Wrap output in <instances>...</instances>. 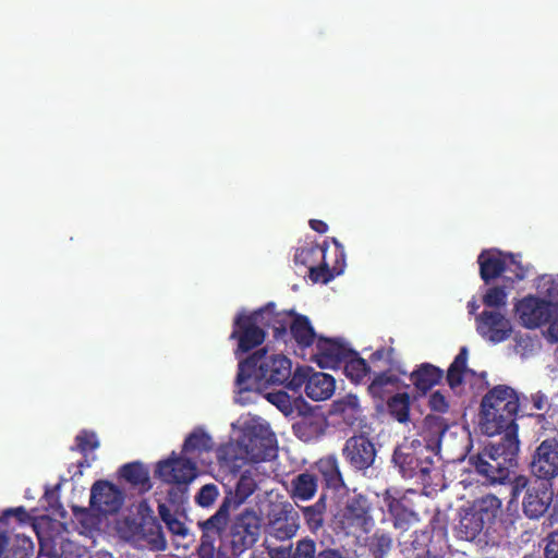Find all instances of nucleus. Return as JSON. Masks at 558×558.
Returning <instances> with one entry per match:
<instances>
[{
    "instance_id": "nucleus-1",
    "label": "nucleus",
    "mask_w": 558,
    "mask_h": 558,
    "mask_svg": "<svg viewBox=\"0 0 558 558\" xmlns=\"http://www.w3.org/2000/svg\"><path fill=\"white\" fill-rule=\"evenodd\" d=\"M277 439L267 422L245 414L232 423L231 442L217 450L221 465L239 468L240 461H262L275 457Z\"/></svg>"
},
{
    "instance_id": "nucleus-2",
    "label": "nucleus",
    "mask_w": 558,
    "mask_h": 558,
    "mask_svg": "<svg viewBox=\"0 0 558 558\" xmlns=\"http://www.w3.org/2000/svg\"><path fill=\"white\" fill-rule=\"evenodd\" d=\"M292 363L282 353L268 348L256 351L239 364L235 401L246 404L267 384H282L292 378Z\"/></svg>"
},
{
    "instance_id": "nucleus-3",
    "label": "nucleus",
    "mask_w": 558,
    "mask_h": 558,
    "mask_svg": "<svg viewBox=\"0 0 558 558\" xmlns=\"http://www.w3.org/2000/svg\"><path fill=\"white\" fill-rule=\"evenodd\" d=\"M520 408V395L512 387L497 385L482 398L478 412V425L487 436L509 433L512 428L518 435L514 417Z\"/></svg>"
},
{
    "instance_id": "nucleus-4",
    "label": "nucleus",
    "mask_w": 558,
    "mask_h": 558,
    "mask_svg": "<svg viewBox=\"0 0 558 558\" xmlns=\"http://www.w3.org/2000/svg\"><path fill=\"white\" fill-rule=\"evenodd\" d=\"M438 448L437 435L423 440L405 438L395 450L393 461L403 477L416 478L425 486L432 485L439 475L434 466Z\"/></svg>"
},
{
    "instance_id": "nucleus-5",
    "label": "nucleus",
    "mask_w": 558,
    "mask_h": 558,
    "mask_svg": "<svg viewBox=\"0 0 558 558\" xmlns=\"http://www.w3.org/2000/svg\"><path fill=\"white\" fill-rule=\"evenodd\" d=\"M520 450L515 429L507 433L499 442H492L474 460L476 471L490 482H502L513 465Z\"/></svg>"
},
{
    "instance_id": "nucleus-6",
    "label": "nucleus",
    "mask_w": 558,
    "mask_h": 558,
    "mask_svg": "<svg viewBox=\"0 0 558 558\" xmlns=\"http://www.w3.org/2000/svg\"><path fill=\"white\" fill-rule=\"evenodd\" d=\"M480 274L484 281L501 278L513 286L524 280L532 270L529 263L522 260L521 255L506 254L498 250H485L478 256Z\"/></svg>"
},
{
    "instance_id": "nucleus-7",
    "label": "nucleus",
    "mask_w": 558,
    "mask_h": 558,
    "mask_svg": "<svg viewBox=\"0 0 558 558\" xmlns=\"http://www.w3.org/2000/svg\"><path fill=\"white\" fill-rule=\"evenodd\" d=\"M275 310L274 305H268L258 311L248 313L242 311L234 319L231 339L238 341L235 355L245 353L259 345L265 339L264 327L272 328Z\"/></svg>"
},
{
    "instance_id": "nucleus-8",
    "label": "nucleus",
    "mask_w": 558,
    "mask_h": 558,
    "mask_svg": "<svg viewBox=\"0 0 558 558\" xmlns=\"http://www.w3.org/2000/svg\"><path fill=\"white\" fill-rule=\"evenodd\" d=\"M332 244L335 255L332 263H329V253L317 245L302 247L295 254V262L308 267L310 278L314 282L327 283L344 270L345 255L343 247L336 239H332Z\"/></svg>"
},
{
    "instance_id": "nucleus-9",
    "label": "nucleus",
    "mask_w": 558,
    "mask_h": 558,
    "mask_svg": "<svg viewBox=\"0 0 558 558\" xmlns=\"http://www.w3.org/2000/svg\"><path fill=\"white\" fill-rule=\"evenodd\" d=\"M468 359L469 351L463 347L448 369V384L457 395H476L488 386L486 372L468 367Z\"/></svg>"
},
{
    "instance_id": "nucleus-10",
    "label": "nucleus",
    "mask_w": 558,
    "mask_h": 558,
    "mask_svg": "<svg viewBox=\"0 0 558 558\" xmlns=\"http://www.w3.org/2000/svg\"><path fill=\"white\" fill-rule=\"evenodd\" d=\"M288 326L300 350V354L305 359L319 336L314 331L306 316L295 314L294 312H275L272 323L275 336L279 337L281 333H284Z\"/></svg>"
},
{
    "instance_id": "nucleus-11",
    "label": "nucleus",
    "mask_w": 558,
    "mask_h": 558,
    "mask_svg": "<svg viewBox=\"0 0 558 558\" xmlns=\"http://www.w3.org/2000/svg\"><path fill=\"white\" fill-rule=\"evenodd\" d=\"M303 385H305V395L314 401L328 400L336 389V380L331 375L315 372L310 366H298L288 387L296 392Z\"/></svg>"
},
{
    "instance_id": "nucleus-12",
    "label": "nucleus",
    "mask_w": 558,
    "mask_h": 558,
    "mask_svg": "<svg viewBox=\"0 0 558 558\" xmlns=\"http://www.w3.org/2000/svg\"><path fill=\"white\" fill-rule=\"evenodd\" d=\"M554 301L544 295L529 293L513 303V313L521 326L537 329L546 325L553 316Z\"/></svg>"
},
{
    "instance_id": "nucleus-13",
    "label": "nucleus",
    "mask_w": 558,
    "mask_h": 558,
    "mask_svg": "<svg viewBox=\"0 0 558 558\" xmlns=\"http://www.w3.org/2000/svg\"><path fill=\"white\" fill-rule=\"evenodd\" d=\"M155 475L165 483L187 486L198 476V470L186 454L172 452L157 462Z\"/></svg>"
},
{
    "instance_id": "nucleus-14",
    "label": "nucleus",
    "mask_w": 558,
    "mask_h": 558,
    "mask_svg": "<svg viewBox=\"0 0 558 558\" xmlns=\"http://www.w3.org/2000/svg\"><path fill=\"white\" fill-rule=\"evenodd\" d=\"M349 350L348 343L341 338L319 336L305 360L320 368H336L348 356Z\"/></svg>"
},
{
    "instance_id": "nucleus-15",
    "label": "nucleus",
    "mask_w": 558,
    "mask_h": 558,
    "mask_svg": "<svg viewBox=\"0 0 558 558\" xmlns=\"http://www.w3.org/2000/svg\"><path fill=\"white\" fill-rule=\"evenodd\" d=\"M511 319L502 312L495 310L483 311L476 317V330L488 342L500 343L508 340L513 332Z\"/></svg>"
},
{
    "instance_id": "nucleus-16",
    "label": "nucleus",
    "mask_w": 558,
    "mask_h": 558,
    "mask_svg": "<svg viewBox=\"0 0 558 558\" xmlns=\"http://www.w3.org/2000/svg\"><path fill=\"white\" fill-rule=\"evenodd\" d=\"M124 495L122 490L108 481H97L90 488L89 507L97 515L113 514L122 507Z\"/></svg>"
},
{
    "instance_id": "nucleus-17",
    "label": "nucleus",
    "mask_w": 558,
    "mask_h": 558,
    "mask_svg": "<svg viewBox=\"0 0 558 558\" xmlns=\"http://www.w3.org/2000/svg\"><path fill=\"white\" fill-rule=\"evenodd\" d=\"M40 553L49 558H89L85 547L75 544L68 538L65 532L41 533L36 532Z\"/></svg>"
},
{
    "instance_id": "nucleus-18",
    "label": "nucleus",
    "mask_w": 558,
    "mask_h": 558,
    "mask_svg": "<svg viewBox=\"0 0 558 558\" xmlns=\"http://www.w3.org/2000/svg\"><path fill=\"white\" fill-rule=\"evenodd\" d=\"M531 473L539 480L550 481L558 476V441L546 439L535 449L530 463Z\"/></svg>"
},
{
    "instance_id": "nucleus-19",
    "label": "nucleus",
    "mask_w": 558,
    "mask_h": 558,
    "mask_svg": "<svg viewBox=\"0 0 558 558\" xmlns=\"http://www.w3.org/2000/svg\"><path fill=\"white\" fill-rule=\"evenodd\" d=\"M298 513L289 504H275L269 514V533L278 539L294 536L299 527Z\"/></svg>"
},
{
    "instance_id": "nucleus-20",
    "label": "nucleus",
    "mask_w": 558,
    "mask_h": 558,
    "mask_svg": "<svg viewBox=\"0 0 558 558\" xmlns=\"http://www.w3.org/2000/svg\"><path fill=\"white\" fill-rule=\"evenodd\" d=\"M372 524L367 500L362 496L352 499L348 504L342 519V526L347 533L355 534L357 531L367 532Z\"/></svg>"
},
{
    "instance_id": "nucleus-21",
    "label": "nucleus",
    "mask_w": 558,
    "mask_h": 558,
    "mask_svg": "<svg viewBox=\"0 0 558 558\" xmlns=\"http://www.w3.org/2000/svg\"><path fill=\"white\" fill-rule=\"evenodd\" d=\"M343 454L355 469L363 470L374 462L375 449L365 436L359 435L347 440Z\"/></svg>"
},
{
    "instance_id": "nucleus-22",
    "label": "nucleus",
    "mask_w": 558,
    "mask_h": 558,
    "mask_svg": "<svg viewBox=\"0 0 558 558\" xmlns=\"http://www.w3.org/2000/svg\"><path fill=\"white\" fill-rule=\"evenodd\" d=\"M260 532L262 518L253 510L242 512L233 525V536L239 537L244 547L255 544Z\"/></svg>"
},
{
    "instance_id": "nucleus-23",
    "label": "nucleus",
    "mask_w": 558,
    "mask_h": 558,
    "mask_svg": "<svg viewBox=\"0 0 558 558\" xmlns=\"http://www.w3.org/2000/svg\"><path fill=\"white\" fill-rule=\"evenodd\" d=\"M553 501V492L544 485L529 486L523 497L524 513L531 519H538L549 508Z\"/></svg>"
},
{
    "instance_id": "nucleus-24",
    "label": "nucleus",
    "mask_w": 558,
    "mask_h": 558,
    "mask_svg": "<svg viewBox=\"0 0 558 558\" xmlns=\"http://www.w3.org/2000/svg\"><path fill=\"white\" fill-rule=\"evenodd\" d=\"M409 495H414V492H409L408 495L397 498L387 492L384 502L388 511L393 518L395 526L398 529H407V526L415 521L417 517L411 509Z\"/></svg>"
},
{
    "instance_id": "nucleus-25",
    "label": "nucleus",
    "mask_w": 558,
    "mask_h": 558,
    "mask_svg": "<svg viewBox=\"0 0 558 558\" xmlns=\"http://www.w3.org/2000/svg\"><path fill=\"white\" fill-rule=\"evenodd\" d=\"M328 424L325 415L320 412H311L303 415L294 425L296 436L304 440L311 441L324 435Z\"/></svg>"
},
{
    "instance_id": "nucleus-26",
    "label": "nucleus",
    "mask_w": 558,
    "mask_h": 558,
    "mask_svg": "<svg viewBox=\"0 0 558 558\" xmlns=\"http://www.w3.org/2000/svg\"><path fill=\"white\" fill-rule=\"evenodd\" d=\"M403 378L393 371L384 372L377 375L368 386L369 393L383 400L388 395H395L405 387Z\"/></svg>"
},
{
    "instance_id": "nucleus-27",
    "label": "nucleus",
    "mask_w": 558,
    "mask_h": 558,
    "mask_svg": "<svg viewBox=\"0 0 558 558\" xmlns=\"http://www.w3.org/2000/svg\"><path fill=\"white\" fill-rule=\"evenodd\" d=\"M34 549L32 539L17 533L14 538L4 537L0 541V558H31Z\"/></svg>"
},
{
    "instance_id": "nucleus-28",
    "label": "nucleus",
    "mask_w": 558,
    "mask_h": 558,
    "mask_svg": "<svg viewBox=\"0 0 558 558\" xmlns=\"http://www.w3.org/2000/svg\"><path fill=\"white\" fill-rule=\"evenodd\" d=\"M214 447V441L211 436L203 428L196 427L194 428L185 438L182 447L183 454H196L198 458L202 454L209 452ZM201 463H204V460L199 459Z\"/></svg>"
},
{
    "instance_id": "nucleus-29",
    "label": "nucleus",
    "mask_w": 558,
    "mask_h": 558,
    "mask_svg": "<svg viewBox=\"0 0 558 558\" xmlns=\"http://www.w3.org/2000/svg\"><path fill=\"white\" fill-rule=\"evenodd\" d=\"M232 500L227 497L218 511L210 517L208 520L201 522L199 526L203 531V535L210 538L219 536L227 527L229 520V509Z\"/></svg>"
},
{
    "instance_id": "nucleus-30",
    "label": "nucleus",
    "mask_w": 558,
    "mask_h": 558,
    "mask_svg": "<svg viewBox=\"0 0 558 558\" xmlns=\"http://www.w3.org/2000/svg\"><path fill=\"white\" fill-rule=\"evenodd\" d=\"M481 520L471 505L463 507L460 511V521L457 527L460 537L466 541L474 539L485 527Z\"/></svg>"
},
{
    "instance_id": "nucleus-31",
    "label": "nucleus",
    "mask_w": 558,
    "mask_h": 558,
    "mask_svg": "<svg viewBox=\"0 0 558 558\" xmlns=\"http://www.w3.org/2000/svg\"><path fill=\"white\" fill-rule=\"evenodd\" d=\"M442 377V372L430 364H422L417 369L411 373L410 380L422 393L439 383Z\"/></svg>"
},
{
    "instance_id": "nucleus-32",
    "label": "nucleus",
    "mask_w": 558,
    "mask_h": 558,
    "mask_svg": "<svg viewBox=\"0 0 558 558\" xmlns=\"http://www.w3.org/2000/svg\"><path fill=\"white\" fill-rule=\"evenodd\" d=\"M471 507L477 514L478 519H482L483 524H492L500 513L501 501L493 496L486 495L482 498L476 499Z\"/></svg>"
},
{
    "instance_id": "nucleus-33",
    "label": "nucleus",
    "mask_w": 558,
    "mask_h": 558,
    "mask_svg": "<svg viewBox=\"0 0 558 558\" xmlns=\"http://www.w3.org/2000/svg\"><path fill=\"white\" fill-rule=\"evenodd\" d=\"M344 374L353 383H361L369 373V367L366 361L349 350L348 356L342 360Z\"/></svg>"
},
{
    "instance_id": "nucleus-34",
    "label": "nucleus",
    "mask_w": 558,
    "mask_h": 558,
    "mask_svg": "<svg viewBox=\"0 0 558 558\" xmlns=\"http://www.w3.org/2000/svg\"><path fill=\"white\" fill-rule=\"evenodd\" d=\"M332 411L333 413L341 415L350 425L354 424L362 412L359 399L353 395H348L335 401L332 404Z\"/></svg>"
},
{
    "instance_id": "nucleus-35",
    "label": "nucleus",
    "mask_w": 558,
    "mask_h": 558,
    "mask_svg": "<svg viewBox=\"0 0 558 558\" xmlns=\"http://www.w3.org/2000/svg\"><path fill=\"white\" fill-rule=\"evenodd\" d=\"M264 398L287 416L291 415L294 410H299L300 404L304 403L301 397L291 398L281 389L267 392Z\"/></svg>"
},
{
    "instance_id": "nucleus-36",
    "label": "nucleus",
    "mask_w": 558,
    "mask_h": 558,
    "mask_svg": "<svg viewBox=\"0 0 558 558\" xmlns=\"http://www.w3.org/2000/svg\"><path fill=\"white\" fill-rule=\"evenodd\" d=\"M120 475L132 485L140 486L141 489L146 490L150 487L148 471L142 463L125 464L121 468Z\"/></svg>"
},
{
    "instance_id": "nucleus-37",
    "label": "nucleus",
    "mask_w": 558,
    "mask_h": 558,
    "mask_svg": "<svg viewBox=\"0 0 558 558\" xmlns=\"http://www.w3.org/2000/svg\"><path fill=\"white\" fill-rule=\"evenodd\" d=\"M389 414L400 423L409 421L410 397L407 392H397L387 401Z\"/></svg>"
},
{
    "instance_id": "nucleus-38",
    "label": "nucleus",
    "mask_w": 558,
    "mask_h": 558,
    "mask_svg": "<svg viewBox=\"0 0 558 558\" xmlns=\"http://www.w3.org/2000/svg\"><path fill=\"white\" fill-rule=\"evenodd\" d=\"M318 472L322 474L326 485L338 488L342 485V478L339 472L337 459L335 457H326L317 462Z\"/></svg>"
},
{
    "instance_id": "nucleus-39",
    "label": "nucleus",
    "mask_w": 558,
    "mask_h": 558,
    "mask_svg": "<svg viewBox=\"0 0 558 558\" xmlns=\"http://www.w3.org/2000/svg\"><path fill=\"white\" fill-rule=\"evenodd\" d=\"M256 470H246L240 477L235 488V500L233 501L234 507L242 504L248 496H251L257 486L255 478Z\"/></svg>"
},
{
    "instance_id": "nucleus-40",
    "label": "nucleus",
    "mask_w": 558,
    "mask_h": 558,
    "mask_svg": "<svg viewBox=\"0 0 558 558\" xmlns=\"http://www.w3.org/2000/svg\"><path fill=\"white\" fill-rule=\"evenodd\" d=\"M317 489V483L314 475L304 473L294 480L293 492L294 496L301 500L311 499Z\"/></svg>"
},
{
    "instance_id": "nucleus-41",
    "label": "nucleus",
    "mask_w": 558,
    "mask_h": 558,
    "mask_svg": "<svg viewBox=\"0 0 558 558\" xmlns=\"http://www.w3.org/2000/svg\"><path fill=\"white\" fill-rule=\"evenodd\" d=\"M535 287L539 294L549 298L558 306V274L538 277Z\"/></svg>"
},
{
    "instance_id": "nucleus-42",
    "label": "nucleus",
    "mask_w": 558,
    "mask_h": 558,
    "mask_svg": "<svg viewBox=\"0 0 558 558\" xmlns=\"http://www.w3.org/2000/svg\"><path fill=\"white\" fill-rule=\"evenodd\" d=\"M512 287L513 286L506 282V284L502 287L497 286L489 288L483 296V303L489 307L506 306L509 290L512 289Z\"/></svg>"
},
{
    "instance_id": "nucleus-43",
    "label": "nucleus",
    "mask_w": 558,
    "mask_h": 558,
    "mask_svg": "<svg viewBox=\"0 0 558 558\" xmlns=\"http://www.w3.org/2000/svg\"><path fill=\"white\" fill-rule=\"evenodd\" d=\"M14 523L17 524H29L31 527L35 531L36 526L33 523L32 517L25 511L23 507H19L15 509H9L3 512L0 518L1 526H12L14 527Z\"/></svg>"
},
{
    "instance_id": "nucleus-44",
    "label": "nucleus",
    "mask_w": 558,
    "mask_h": 558,
    "mask_svg": "<svg viewBox=\"0 0 558 558\" xmlns=\"http://www.w3.org/2000/svg\"><path fill=\"white\" fill-rule=\"evenodd\" d=\"M159 514L169 531L179 536H185L187 529L184 523L174 517L165 505H159Z\"/></svg>"
},
{
    "instance_id": "nucleus-45",
    "label": "nucleus",
    "mask_w": 558,
    "mask_h": 558,
    "mask_svg": "<svg viewBox=\"0 0 558 558\" xmlns=\"http://www.w3.org/2000/svg\"><path fill=\"white\" fill-rule=\"evenodd\" d=\"M75 441L77 449L84 454H88L99 447L98 437L94 432H81L77 434Z\"/></svg>"
},
{
    "instance_id": "nucleus-46",
    "label": "nucleus",
    "mask_w": 558,
    "mask_h": 558,
    "mask_svg": "<svg viewBox=\"0 0 558 558\" xmlns=\"http://www.w3.org/2000/svg\"><path fill=\"white\" fill-rule=\"evenodd\" d=\"M219 495L218 488L214 484H207L204 485L197 496H196V502L203 508L210 507L216 501L217 497Z\"/></svg>"
},
{
    "instance_id": "nucleus-47",
    "label": "nucleus",
    "mask_w": 558,
    "mask_h": 558,
    "mask_svg": "<svg viewBox=\"0 0 558 558\" xmlns=\"http://www.w3.org/2000/svg\"><path fill=\"white\" fill-rule=\"evenodd\" d=\"M393 361V350L391 348H380L371 356V362L377 366H385Z\"/></svg>"
},
{
    "instance_id": "nucleus-48",
    "label": "nucleus",
    "mask_w": 558,
    "mask_h": 558,
    "mask_svg": "<svg viewBox=\"0 0 558 558\" xmlns=\"http://www.w3.org/2000/svg\"><path fill=\"white\" fill-rule=\"evenodd\" d=\"M315 544L312 541H301L295 549L294 558H314Z\"/></svg>"
},
{
    "instance_id": "nucleus-49",
    "label": "nucleus",
    "mask_w": 558,
    "mask_h": 558,
    "mask_svg": "<svg viewBox=\"0 0 558 558\" xmlns=\"http://www.w3.org/2000/svg\"><path fill=\"white\" fill-rule=\"evenodd\" d=\"M429 405L434 411L445 412L448 409V400L446 396L440 391H434L429 396Z\"/></svg>"
},
{
    "instance_id": "nucleus-50",
    "label": "nucleus",
    "mask_w": 558,
    "mask_h": 558,
    "mask_svg": "<svg viewBox=\"0 0 558 558\" xmlns=\"http://www.w3.org/2000/svg\"><path fill=\"white\" fill-rule=\"evenodd\" d=\"M215 538L206 537L203 535L202 543L198 548L199 558H214L215 556Z\"/></svg>"
},
{
    "instance_id": "nucleus-51",
    "label": "nucleus",
    "mask_w": 558,
    "mask_h": 558,
    "mask_svg": "<svg viewBox=\"0 0 558 558\" xmlns=\"http://www.w3.org/2000/svg\"><path fill=\"white\" fill-rule=\"evenodd\" d=\"M546 558H558V530L550 534L545 547Z\"/></svg>"
},
{
    "instance_id": "nucleus-52",
    "label": "nucleus",
    "mask_w": 558,
    "mask_h": 558,
    "mask_svg": "<svg viewBox=\"0 0 558 558\" xmlns=\"http://www.w3.org/2000/svg\"><path fill=\"white\" fill-rule=\"evenodd\" d=\"M533 407L536 410H544L548 404V398L542 391H537L531 396Z\"/></svg>"
},
{
    "instance_id": "nucleus-53",
    "label": "nucleus",
    "mask_w": 558,
    "mask_h": 558,
    "mask_svg": "<svg viewBox=\"0 0 558 558\" xmlns=\"http://www.w3.org/2000/svg\"><path fill=\"white\" fill-rule=\"evenodd\" d=\"M310 226L313 230H315L319 233H325L328 230L327 225L322 220L313 219L310 221Z\"/></svg>"
},
{
    "instance_id": "nucleus-54",
    "label": "nucleus",
    "mask_w": 558,
    "mask_h": 558,
    "mask_svg": "<svg viewBox=\"0 0 558 558\" xmlns=\"http://www.w3.org/2000/svg\"><path fill=\"white\" fill-rule=\"evenodd\" d=\"M317 558H343L338 551L336 550H325L320 553Z\"/></svg>"
},
{
    "instance_id": "nucleus-55",
    "label": "nucleus",
    "mask_w": 558,
    "mask_h": 558,
    "mask_svg": "<svg viewBox=\"0 0 558 558\" xmlns=\"http://www.w3.org/2000/svg\"><path fill=\"white\" fill-rule=\"evenodd\" d=\"M324 251L326 253H329V263H332L335 260V255H333V246L332 247H324Z\"/></svg>"
},
{
    "instance_id": "nucleus-56",
    "label": "nucleus",
    "mask_w": 558,
    "mask_h": 558,
    "mask_svg": "<svg viewBox=\"0 0 558 558\" xmlns=\"http://www.w3.org/2000/svg\"><path fill=\"white\" fill-rule=\"evenodd\" d=\"M468 307H469L470 313L472 314L478 308V305L475 301H471V302H469Z\"/></svg>"
},
{
    "instance_id": "nucleus-57",
    "label": "nucleus",
    "mask_w": 558,
    "mask_h": 558,
    "mask_svg": "<svg viewBox=\"0 0 558 558\" xmlns=\"http://www.w3.org/2000/svg\"><path fill=\"white\" fill-rule=\"evenodd\" d=\"M156 547H157V548H159V549L165 548V542H163V539H162V538H160L159 536H158V538H157V541H156Z\"/></svg>"
},
{
    "instance_id": "nucleus-58",
    "label": "nucleus",
    "mask_w": 558,
    "mask_h": 558,
    "mask_svg": "<svg viewBox=\"0 0 558 558\" xmlns=\"http://www.w3.org/2000/svg\"><path fill=\"white\" fill-rule=\"evenodd\" d=\"M520 483H521V480L518 481L515 488L519 487ZM525 484H526V480L523 478L522 480V485L524 486Z\"/></svg>"
},
{
    "instance_id": "nucleus-59",
    "label": "nucleus",
    "mask_w": 558,
    "mask_h": 558,
    "mask_svg": "<svg viewBox=\"0 0 558 558\" xmlns=\"http://www.w3.org/2000/svg\"><path fill=\"white\" fill-rule=\"evenodd\" d=\"M90 527H94L97 525V521L95 519L92 520V522L88 524Z\"/></svg>"
},
{
    "instance_id": "nucleus-60",
    "label": "nucleus",
    "mask_w": 558,
    "mask_h": 558,
    "mask_svg": "<svg viewBox=\"0 0 558 558\" xmlns=\"http://www.w3.org/2000/svg\"><path fill=\"white\" fill-rule=\"evenodd\" d=\"M141 507H144L146 510H148L147 506L145 504H142Z\"/></svg>"
}]
</instances>
